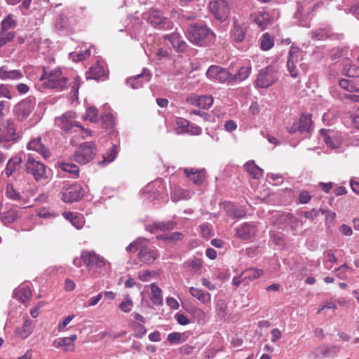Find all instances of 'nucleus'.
<instances>
[{"label": "nucleus", "instance_id": "obj_1", "mask_svg": "<svg viewBox=\"0 0 359 359\" xmlns=\"http://www.w3.org/2000/svg\"><path fill=\"white\" fill-rule=\"evenodd\" d=\"M187 39L198 46H208L215 41L216 35L207 25L194 23L190 25L186 32Z\"/></svg>", "mask_w": 359, "mask_h": 359}, {"label": "nucleus", "instance_id": "obj_2", "mask_svg": "<svg viewBox=\"0 0 359 359\" xmlns=\"http://www.w3.org/2000/svg\"><path fill=\"white\" fill-rule=\"evenodd\" d=\"M40 80L45 88L55 89L57 91L66 88L69 83L67 76L60 68L50 69L48 67H43Z\"/></svg>", "mask_w": 359, "mask_h": 359}, {"label": "nucleus", "instance_id": "obj_3", "mask_svg": "<svg viewBox=\"0 0 359 359\" xmlns=\"http://www.w3.org/2000/svg\"><path fill=\"white\" fill-rule=\"evenodd\" d=\"M76 113L72 111L64 113L61 116L55 119V125L65 133H74L81 131L84 128L78 123L76 118Z\"/></svg>", "mask_w": 359, "mask_h": 359}, {"label": "nucleus", "instance_id": "obj_4", "mask_svg": "<svg viewBox=\"0 0 359 359\" xmlns=\"http://www.w3.org/2000/svg\"><path fill=\"white\" fill-rule=\"evenodd\" d=\"M96 154L95 144L92 142H85L81 144L74 154L73 159L81 165L90 162Z\"/></svg>", "mask_w": 359, "mask_h": 359}, {"label": "nucleus", "instance_id": "obj_5", "mask_svg": "<svg viewBox=\"0 0 359 359\" xmlns=\"http://www.w3.org/2000/svg\"><path fill=\"white\" fill-rule=\"evenodd\" d=\"M25 167L26 172L32 175L36 182L45 180L48 178L46 165L31 155L28 156Z\"/></svg>", "mask_w": 359, "mask_h": 359}, {"label": "nucleus", "instance_id": "obj_6", "mask_svg": "<svg viewBox=\"0 0 359 359\" xmlns=\"http://www.w3.org/2000/svg\"><path fill=\"white\" fill-rule=\"evenodd\" d=\"M206 76L210 80L227 85H233V74L224 67L211 65L206 72Z\"/></svg>", "mask_w": 359, "mask_h": 359}, {"label": "nucleus", "instance_id": "obj_7", "mask_svg": "<svg viewBox=\"0 0 359 359\" xmlns=\"http://www.w3.org/2000/svg\"><path fill=\"white\" fill-rule=\"evenodd\" d=\"M35 107L33 97H27L18 102L13 107V114L18 121H25L32 112Z\"/></svg>", "mask_w": 359, "mask_h": 359}, {"label": "nucleus", "instance_id": "obj_8", "mask_svg": "<svg viewBox=\"0 0 359 359\" xmlns=\"http://www.w3.org/2000/svg\"><path fill=\"white\" fill-rule=\"evenodd\" d=\"M279 77L278 71L271 67H267L263 69L259 73L256 85L259 88H267L273 84Z\"/></svg>", "mask_w": 359, "mask_h": 359}, {"label": "nucleus", "instance_id": "obj_9", "mask_svg": "<svg viewBox=\"0 0 359 359\" xmlns=\"http://www.w3.org/2000/svg\"><path fill=\"white\" fill-rule=\"evenodd\" d=\"M209 10L215 18L220 22L225 21L230 13V8L226 0H212Z\"/></svg>", "mask_w": 359, "mask_h": 359}, {"label": "nucleus", "instance_id": "obj_10", "mask_svg": "<svg viewBox=\"0 0 359 359\" xmlns=\"http://www.w3.org/2000/svg\"><path fill=\"white\" fill-rule=\"evenodd\" d=\"M81 257L90 271L102 269L106 264L104 258L97 255L95 251L83 250L81 252Z\"/></svg>", "mask_w": 359, "mask_h": 359}, {"label": "nucleus", "instance_id": "obj_11", "mask_svg": "<svg viewBox=\"0 0 359 359\" xmlns=\"http://www.w3.org/2000/svg\"><path fill=\"white\" fill-rule=\"evenodd\" d=\"M85 191L79 183H74L63 188L61 192V199L65 203H73L80 200L84 196Z\"/></svg>", "mask_w": 359, "mask_h": 359}, {"label": "nucleus", "instance_id": "obj_12", "mask_svg": "<svg viewBox=\"0 0 359 359\" xmlns=\"http://www.w3.org/2000/svg\"><path fill=\"white\" fill-rule=\"evenodd\" d=\"M164 191V184L161 180H155L148 184L142 191L143 197L149 201H153L161 198Z\"/></svg>", "mask_w": 359, "mask_h": 359}, {"label": "nucleus", "instance_id": "obj_13", "mask_svg": "<svg viewBox=\"0 0 359 359\" xmlns=\"http://www.w3.org/2000/svg\"><path fill=\"white\" fill-rule=\"evenodd\" d=\"M320 138L326 146L331 149L340 148L342 142L341 133L330 129H321Z\"/></svg>", "mask_w": 359, "mask_h": 359}, {"label": "nucleus", "instance_id": "obj_14", "mask_svg": "<svg viewBox=\"0 0 359 359\" xmlns=\"http://www.w3.org/2000/svg\"><path fill=\"white\" fill-rule=\"evenodd\" d=\"M17 138L14 122L8 118L0 122V142H8Z\"/></svg>", "mask_w": 359, "mask_h": 359}, {"label": "nucleus", "instance_id": "obj_15", "mask_svg": "<svg viewBox=\"0 0 359 359\" xmlns=\"http://www.w3.org/2000/svg\"><path fill=\"white\" fill-rule=\"evenodd\" d=\"M313 10V4L311 1L304 0L297 2V11L294 18L297 20L299 26L309 27L304 21L309 16Z\"/></svg>", "mask_w": 359, "mask_h": 359}, {"label": "nucleus", "instance_id": "obj_16", "mask_svg": "<svg viewBox=\"0 0 359 359\" xmlns=\"http://www.w3.org/2000/svg\"><path fill=\"white\" fill-rule=\"evenodd\" d=\"M159 256L158 250L155 247L148 246L144 243L138 252L137 257L139 260L146 264L153 263Z\"/></svg>", "mask_w": 359, "mask_h": 359}, {"label": "nucleus", "instance_id": "obj_17", "mask_svg": "<svg viewBox=\"0 0 359 359\" xmlns=\"http://www.w3.org/2000/svg\"><path fill=\"white\" fill-rule=\"evenodd\" d=\"M151 78V74L147 69H144L140 74L134 76L126 80V83L133 89L142 88L143 85L148 83Z\"/></svg>", "mask_w": 359, "mask_h": 359}, {"label": "nucleus", "instance_id": "obj_18", "mask_svg": "<svg viewBox=\"0 0 359 359\" xmlns=\"http://www.w3.org/2000/svg\"><path fill=\"white\" fill-rule=\"evenodd\" d=\"M187 103L203 109H208L213 104V98L210 95H191L187 99Z\"/></svg>", "mask_w": 359, "mask_h": 359}, {"label": "nucleus", "instance_id": "obj_19", "mask_svg": "<svg viewBox=\"0 0 359 359\" xmlns=\"http://www.w3.org/2000/svg\"><path fill=\"white\" fill-rule=\"evenodd\" d=\"M148 22L159 29H167L170 27V20L164 17L160 11H151L148 18Z\"/></svg>", "mask_w": 359, "mask_h": 359}, {"label": "nucleus", "instance_id": "obj_20", "mask_svg": "<svg viewBox=\"0 0 359 359\" xmlns=\"http://www.w3.org/2000/svg\"><path fill=\"white\" fill-rule=\"evenodd\" d=\"M27 149L28 150L35 151L41 154L45 159L50 156V151L41 141V137L32 138L27 143Z\"/></svg>", "mask_w": 359, "mask_h": 359}, {"label": "nucleus", "instance_id": "obj_21", "mask_svg": "<svg viewBox=\"0 0 359 359\" xmlns=\"http://www.w3.org/2000/svg\"><path fill=\"white\" fill-rule=\"evenodd\" d=\"M247 26L242 22L233 18V25L231 29V35L235 42H242L245 38Z\"/></svg>", "mask_w": 359, "mask_h": 359}, {"label": "nucleus", "instance_id": "obj_22", "mask_svg": "<svg viewBox=\"0 0 359 359\" xmlns=\"http://www.w3.org/2000/svg\"><path fill=\"white\" fill-rule=\"evenodd\" d=\"M24 77L20 69H10L6 65L0 67V79L3 81H18Z\"/></svg>", "mask_w": 359, "mask_h": 359}, {"label": "nucleus", "instance_id": "obj_23", "mask_svg": "<svg viewBox=\"0 0 359 359\" xmlns=\"http://www.w3.org/2000/svg\"><path fill=\"white\" fill-rule=\"evenodd\" d=\"M163 39L169 41L173 48L177 52H182L186 49L187 43L179 33L173 32L165 35Z\"/></svg>", "mask_w": 359, "mask_h": 359}, {"label": "nucleus", "instance_id": "obj_24", "mask_svg": "<svg viewBox=\"0 0 359 359\" xmlns=\"http://www.w3.org/2000/svg\"><path fill=\"white\" fill-rule=\"evenodd\" d=\"M184 172L186 176L196 185L201 184L205 177V171L204 169L187 168L184 169Z\"/></svg>", "mask_w": 359, "mask_h": 359}, {"label": "nucleus", "instance_id": "obj_25", "mask_svg": "<svg viewBox=\"0 0 359 359\" xmlns=\"http://www.w3.org/2000/svg\"><path fill=\"white\" fill-rule=\"evenodd\" d=\"M192 195L193 193L189 189H182L175 185L170 189V198L175 203L182 200H189Z\"/></svg>", "mask_w": 359, "mask_h": 359}, {"label": "nucleus", "instance_id": "obj_26", "mask_svg": "<svg viewBox=\"0 0 359 359\" xmlns=\"http://www.w3.org/2000/svg\"><path fill=\"white\" fill-rule=\"evenodd\" d=\"M255 233L256 228L250 223H243L236 228V236L243 240H248Z\"/></svg>", "mask_w": 359, "mask_h": 359}, {"label": "nucleus", "instance_id": "obj_27", "mask_svg": "<svg viewBox=\"0 0 359 359\" xmlns=\"http://www.w3.org/2000/svg\"><path fill=\"white\" fill-rule=\"evenodd\" d=\"M22 162V158L20 156H14L11 157L6 163L4 172L9 177L16 171L20 168Z\"/></svg>", "mask_w": 359, "mask_h": 359}, {"label": "nucleus", "instance_id": "obj_28", "mask_svg": "<svg viewBox=\"0 0 359 359\" xmlns=\"http://www.w3.org/2000/svg\"><path fill=\"white\" fill-rule=\"evenodd\" d=\"M311 37L313 40L324 41L332 37V32L329 26L319 27L311 32Z\"/></svg>", "mask_w": 359, "mask_h": 359}, {"label": "nucleus", "instance_id": "obj_29", "mask_svg": "<svg viewBox=\"0 0 359 359\" xmlns=\"http://www.w3.org/2000/svg\"><path fill=\"white\" fill-rule=\"evenodd\" d=\"M19 217L18 211L14 208H11L6 212H0V221L6 226L15 222Z\"/></svg>", "mask_w": 359, "mask_h": 359}, {"label": "nucleus", "instance_id": "obj_30", "mask_svg": "<svg viewBox=\"0 0 359 359\" xmlns=\"http://www.w3.org/2000/svg\"><path fill=\"white\" fill-rule=\"evenodd\" d=\"M330 349L325 344H321L313 348L309 354V359H323L329 357L330 355Z\"/></svg>", "mask_w": 359, "mask_h": 359}, {"label": "nucleus", "instance_id": "obj_31", "mask_svg": "<svg viewBox=\"0 0 359 359\" xmlns=\"http://www.w3.org/2000/svg\"><path fill=\"white\" fill-rule=\"evenodd\" d=\"M105 75V69L103 65L100 62H96L93 65L86 73L87 79H100Z\"/></svg>", "mask_w": 359, "mask_h": 359}, {"label": "nucleus", "instance_id": "obj_32", "mask_svg": "<svg viewBox=\"0 0 359 359\" xmlns=\"http://www.w3.org/2000/svg\"><path fill=\"white\" fill-rule=\"evenodd\" d=\"M191 295L197 299L201 304H207L210 302L211 295L208 292H204L199 288L191 287L189 288Z\"/></svg>", "mask_w": 359, "mask_h": 359}, {"label": "nucleus", "instance_id": "obj_33", "mask_svg": "<svg viewBox=\"0 0 359 359\" xmlns=\"http://www.w3.org/2000/svg\"><path fill=\"white\" fill-rule=\"evenodd\" d=\"M57 165L62 171L69 173L71 177L74 179L79 177V168L76 164L62 161H59Z\"/></svg>", "mask_w": 359, "mask_h": 359}, {"label": "nucleus", "instance_id": "obj_34", "mask_svg": "<svg viewBox=\"0 0 359 359\" xmlns=\"http://www.w3.org/2000/svg\"><path fill=\"white\" fill-rule=\"evenodd\" d=\"M252 70L250 64L241 67L236 74H233V85L238 82H241L249 77Z\"/></svg>", "mask_w": 359, "mask_h": 359}, {"label": "nucleus", "instance_id": "obj_35", "mask_svg": "<svg viewBox=\"0 0 359 359\" xmlns=\"http://www.w3.org/2000/svg\"><path fill=\"white\" fill-rule=\"evenodd\" d=\"M297 122L299 133L301 134L309 133L311 125V115L303 114Z\"/></svg>", "mask_w": 359, "mask_h": 359}, {"label": "nucleus", "instance_id": "obj_36", "mask_svg": "<svg viewBox=\"0 0 359 359\" xmlns=\"http://www.w3.org/2000/svg\"><path fill=\"white\" fill-rule=\"evenodd\" d=\"M32 295L31 289L27 286H22L15 289L13 292V296L22 303L29 300Z\"/></svg>", "mask_w": 359, "mask_h": 359}, {"label": "nucleus", "instance_id": "obj_37", "mask_svg": "<svg viewBox=\"0 0 359 359\" xmlns=\"http://www.w3.org/2000/svg\"><path fill=\"white\" fill-rule=\"evenodd\" d=\"M263 273L264 271L262 269L256 268H249L242 273L241 276H243V281H252L261 277L263 275Z\"/></svg>", "mask_w": 359, "mask_h": 359}, {"label": "nucleus", "instance_id": "obj_38", "mask_svg": "<svg viewBox=\"0 0 359 359\" xmlns=\"http://www.w3.org/2000/svg\"><path fill=\"white\" fill-rule=\"evenodd\" d=\"M244 168L254 179H259L263 175V170L257 166L253 161L245 163Z\"/></svg>", "mask_w": 359, "mask_h": 359}, {"label": "nucleus", "instance_id": "obj_39", "mask_svg": "<svg viewBox=\"0 0 359 359\" xmlns=\"http://www.w3.org/2000/svg\"><path fill=\"white\" fill-rule=\"evenodd\" d=\"M226 212L229 217L233 219H241L245 216V210L241 207H236L231 204L226 207Z\"/></svg>", "mask_w": 359, "mask_h": 359}, {"label": "nucleus", "instance_id": "obj_40", "mask_svg": "<svg viewBox=\"0 0 359 359\" xmlns=\"http://www.w3.org/2000/svg\"><path fill=\"white\" fill-rule=\"evenodd\" d=\"M161 289L155 283L151 285V297L150 299L154 304L161 305L163 304Z\"/></svg>", "mask_w": 359, "mask_h": 359}, {"label": "nucleus", "instance_id": "obj_41", "mask_svg": "<svg viewBox=\"0 0 359 359\" xmlns=\"http://www.w3.org/2000/svg\"><path fill=\"white\" fill-rule=\"evenodd\" d=\"M255 22L262 29L271 23L270 15L266 12L259 13L255 18Z\"/></svg>", "mask_w": 359, "mask_h": 359}, {"label": "nucleus", "instance_id": "obj_42", "mask_svg": "<svg viewBox=\"0 0 359 359\" xmlns=\"http://www.w3.org/2000/svg\"><path fill=\"white\" fill-rule=\"evenodd\" d=\"M5 196L7 198L19 203L21 201L22 198L21 194L14 189L13 185L11 184H7L6 187Z\"/></svg>", "mask_w": 359, "mask_h": 359}, {"label": "nucleus", "instance_id": "obj_43", "mask_svg": "<svg viewBox=\"0 0 359 359\" xmlns=\"http://www.w3.org/2000/svg\"><path fill=\"white\" fill-rule=\"evenodd\" d=\"M302 60V52L298 47L292 46L289 51L287 62L292 65L298 64Z\"/></svg>", "mask_w": 359, "mask_h": 359}, {"label": "nucleus", "instance_id": "obj_44", "mask_svg": "<svg viewBox=\"0 0 359 359\" xmlns=\"http://www.w3.org/2000/svg\"><path fill=\"white\" fill-rule=\"evenodd\" d=\"M67 337L57 338L53 341L55 348H63L65 351H72L74 348V344H70Z\"/></svg>", "mask_w": 359, "mask_h": 359}, {"label": "nucleus", "instance_id": "obj_45", "mask_svg": "<svg viewBox=\"0 0 359 359\" xmlns=\"http://www.w3.org/2000/svg\"><path fill=\"white\" fill-rule=\"evenodd\" d=\"M34 328L33 322L31 320H25L21 330L18 332L19 336L22 339H26L32 332Z\"/></svg>", "mask_w": 359, "mask_h": 359}, {"label": "nucleus", "instance_id": "obj_46", "mask_svg": "<svg viewBox=\"0 0 359 359\" xmlns=\"http://www.w3.org/2000/svg\"><path fill=\"white\" fill-rule=\"evenodd\" d=\"M274 45L273 38L269 33H264L260 39V48L263 50H269Z\"/></svg>", "mask_w": 359, "mask_h": 359}, {"label": "nucleus", "instance_id": "obj_47", "mask_svg": "<svg viewBox=\"0 0 359 359\" xmlns=\"http://www.w3.org/2000/svg\"><path fill=\"white\" fill-rule=\"evenodd\" d=\"M148 240L143 238H138L135 241H133L130 245L126 248V251L128 253L135 252L136 251H140L141 247H143L144 243H147Z\"/></svg>", "mask_w": 359, "mask_h": 359}, {"label": "nucleus", "instance_id": "obj_48", "mask_svg": "<svg viewBox=\"0 0 359 359\" xmlns=\"http://www.w3.org/2000/svg\"><path fill=\"white\" fill-rule=\"evenodd\" d=\"M117 153V147L114 144L107 152L103 154V161H100L99 163L100 165H104L112 162L116 157Z\"/></svg>", "mask_w": 359, "mask_h": 359}, {"label": "nucleus", "instance_id": "obj_49", "mask_svg": "<svg viewBox=\"0 0 359 359\" xmlns=\"http://www.w3.org/2000/svg\"><path fill=\"white\" fill-rule=\"evenodd\" d=\"M339 86L349 92L359 91V86H356L353 83V79H342L339 81Z\"/></svg>", "mask_w": 359, "mask_h": 359}, {"label": "nucleus", "instance_id": "obj_50", "mask_svg": "<svg viewBox=\"0 0 359 359\" xmlns=\"http://www.w3.org/2000/svg\"><path fill=\"white\" fill-rule=\"evenodd\" d=\"M133 329L134 330V337L137 338H142L146 332V327L138 322H135L132 325Z\"/></svg>", "mask_w": 359, "mask_h": 359}, {"label": "nucleus", "instance_id": "obj_51", "mask_svg": "<svg viewBox=\"0 0 359 359\" xmlns=\"http://www.w3.org/2000/svg\"><path fill=\"white\" fill-rule=\"evenodd\" d=\"M163 241H169L170 243L181 241L183 238V234L181 232L175 231L172 233H165L161 236Z\"/></svg>", "mask_w": 359, "mask_h": 359}, {"label": "nucleus", "instance_id": "obj_52", "mask_svg": "<svg viewBox=\"0 0 359 359\" xmlns=\"http://www.w3.org/2000/svg\"><path fill=\"white\" fill-rule=\"evenodd\" d=\"M90 54L89 49H85L84 50L79 51V53H70V57L74 62H81L88 57H89Z\"/></svg>", "mask_w": 359, "mask_h": 359}, {"label": "nucleus", "instance_id": "obj_53", "mask_svg": "<svg viewBox=\"0 0 359 359\" xmlns=\"http://www.w3.org/2000/svg\"><path fill=\"white\" fill-rule=\"evenodd\" d=\"M133 302L128 295L124 297V300L119 304L120 309L125 312L128 313L132 310Z\"/></svg>", "mask_w": 359, "mask_h": 359}, {"label": "nucleus", "instance_id": "obj_54", "mask_svg": "<svg viewBox=\"0 0 359 359\" xmlns=\"http://www.w3.org/2000/svg\"><path fill=\"white\" fill-rule=\"evenodd\" d=\"M98 111L94 107H90L86 112L84 116L85 119L91 122H96L97 121Z\"/></svg>", "mask_w": 359, "mask_h": 359}, {"label": "nucleus", "instance_id": "obj_55", "mask_svg": "<svg viewBox=\"0 0 359 359\" xmlns=\"http://www.w3.org/2000/svg\"><path fill=\"white\" fill-rule=\"evenodd\" d=\"M337 259L332 253V250L327 251L325 255L324 263L327 269H330L332 266L337 263Z\"/></svg>", "mask_w": 359, "mask_h": 359}, {"label": "nucleus", "instance_id": "obj_56", "mask_svg": "<svg viewBox=\"0 0 359 359\" xmlns=\"http://www.w3.org/2000/svg\"><path fill=\"white\" fill-rule=\"evenodd\" d=\"M190 122L183 118H179L177 120V129L180 130L179 133H186L187 129L189 127Z\"/></svg>", "mask_w": 359, "mask_h": 359}, {"label": "nucleus", "instance_id": "obj_57", "mask_svg": "<svg viewBox=\"0 0 359 359\" xmlns=\"http://www.w3.org/2000/svg\"><path fill=\"white\" fill-rule=\"evenodd\" d=\"M182 334L180 332H172L168 335V341L171 344H181L183 340L182 339Z\"/></svg>", "mask_w": 359, "mask_h": 359}, {"label": "nucleus", "instance_id": "obj_58", "mask_svg": "<svg viewBox=\"0 0 359 359\" xmlns=\"http://www.w3.org/2000/svg\"><path fill=\"white\" fill-rule=\"evenodd\" d=\"M1 97L8 100H12L13 98V95L8 86L3 83L0 84V98Z\"/></svg>", "mask_w": 359, "mask_h": 359}, {"label": "nucleus", "instance_id": "obj_59", "mask_svg": "<svg viewBox=\"0 0 359 359\" xmlns=\"http://www.w3.org/2000/svg\"><path fill=\"white\" fill-rule=\"evenodd\" d=\"M344 70L346 72V75L348 77H359V67L355 65H349Z\"/></svg>", "mask_w": 359, "mask_h": 359}, {"label": "nucleus", "instance_id": "obj_60", "mask_svg": "<svg viewBox=\"0 0 359 359\" xmlns=\"http://www.w3.org/2000/svg\"><path fill=\"white\" fill-rule=\"evenodd\" d=\"M175 226L176 222L173 221L158 222V224H156V227L162 231L173 229Z\"/></svg>", "mask_w": 359, "mask_h": 359}, {"label": "nucleus", "instance_id": "obj_61", "mask_svg": "<svg viewBox=\"0 0 359 359\" xmlns=\"http://www.w3.org/2000/svg\"><path fill=\"white\" fill-rule=\"evenodd\" d=\"M351 270V268L344 264L335 269L336 276L340 279H345L346 276V271Z\"/></svg>", "mask_w": 359, "mask_h": 359}, {"label": "nucleus", "instance_id": "obj_62", "mask_svg": "<svg viewBox=\"0 0 359 359\" xmlns=\"http://www.w3.org/2000/svg\"><path fill=\"white\" fill-rule=\"evenodd\" d=\"M101 119L107 127H112L114 125V118L111 113L102 114L101 116Z\"/></svg>", "mask_w": 359, "mask_h": 359}, {"label": "nucleus", "instance_id": "obj_63", "mask_svg": "<svg viewBox=\"0 0 359 359\" xmlns=\"http://www.w3.org/2000/svg\"><path fill=\"white\" fill-rule=\"evenodd\" d=\"M15 25V21L13 20L11 15H8L6 18H4L1 22L2 30H7L11 27H13Z\"/></svg>", "mask_w": 359, "mask_h": 359}, {"label": "nucleus", "instance_id": "obj_64", "mask_svg": "<svg viewBox=\"0 0 359 359\" xmlns=\"http://www.w3.org/2000/svg\"><path fill=\"white\" fill-rule=\"evenodd\" d=\"M202 133V128L200 126H196V124L191 123L190 122L189 127L187 130L186 133H189L191 135H199Z\"/></svg>", "mask_w": 359, "mask_h": 359}]
</instances>
